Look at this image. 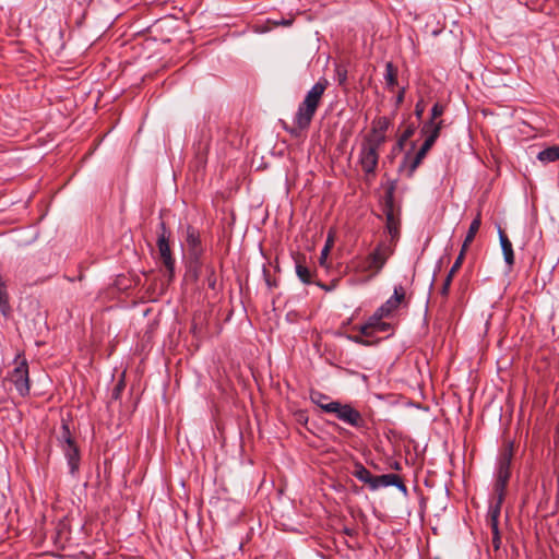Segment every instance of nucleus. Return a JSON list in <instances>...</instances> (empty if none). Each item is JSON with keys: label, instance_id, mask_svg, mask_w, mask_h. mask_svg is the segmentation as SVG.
I'll use <instances>...</instances> for the list:
<instances>
[{"label": "nucleus", "instance_id": "nucleus-9", "mask_svg": "<svg viewBox=\"0 0 559 559\" xmlns=\"http://www.w3.org/2000/svg\"><path fill=\"white\" fill-rule=\"evenodd\" d=\"M401 306L407 307L408 301L406 300L405 288L402 285H396L393 295L378 308L379 314L391 318Z\"/></svg>", "mask_w": 559, "mask_h": 559}, {"label": "nucleus", "instance_id": "nucleus-23", "mask_svg": "<svg viewBox=\"0 0 559 559\" xmlns=\"http://www.w3.org/2000/svg\"><path fill=\"white\" fill-rule=\"evenodd\" d=\"M384 80L390 90L397 85V68L392 62H386L385 64Z\"/></svg>", "mask_w": 559, "mask_h": 559}, {"label": "nucleus", "instance_id": "nucleus-15", "mask_svg": "<svg viewBox=\"0 0 559 559\" xmlns=\"http://www.w3.org/2000/svg\"><path fill=\"white\" fill-rule=\"evenodd\" d=\"M211 139V130L209 128L201 129L200 139L198 143L194 144L195 155L200 162L205 160L210 148Z\"/></svg>", "mask_w": 559, "mask_h": 559}, {"label": "nucleus", "instance_id": "nucleus-50", "mask_svg": "<svg viewBox=\"0 0 559 559\" xmlns=\"http://www.w3.org/2000/svg\"><path fill=\"white\" fill-rule=\"evenodd\" d=\"M340 79H342V80H340V83H343V81H345V79H346V75H340Z\"/></svg>", "mask_w": 559, "mask_h": 559}, {"label": "nucleus", "instance_id": "nucleus-32", "mask_svg": "<svg viewBox=\"0 0 559 559\" xmlns=\"http://www.w3.org/2000/svg\"><path fill=\"white\" fill-rule=\"evenodd\" d=\"M426 134H427V138L421 146H424L427 150H430L438 139L437 132L435 131V132H430V133H426Z\"/></svg>", "mask_w": 559, "mask_h": 559}, {"label": "nucleus", "instance_id": "nucleus-51", "mask_svg": "<svg viewBox=\"0 0 559 559\" xmlns=\"http://www.w3.org/2000/svg\"><path fill=\"white\" fill-rule=\"evenodd\" d=\"M340 79H342V80H340V83H343V81H345V79H346V75H340Z\"/></svg>", "mask_w": 559, "mask_h": 559}, {"label": "nucleus", "instance_id": "nucleus-46", "mask_svg": "<svg viewBox=\"0 0 559 559\" xmlns=\"http://www.w3.org/2000/svg\"><path fill=\"white\" fill-rule=\"evenodd\" d=\"M392 468L396 469V471H400L401 469V465L399 462H394L393 465H391Z\"/></svg>", "mask_w": 559, "mask_h": 559}, {"label": "nucleus", "instance_id": "nucleus-45", "mask_svg": "<svg viewBox=\"0 0 559 559\" xmlns=\"http://www.w3.org/2000/svg\"><path fill=\"white\" fill-rule=\"evenodd\" d=\"M406 141H407V140H403V136H402V135H400V138H399V140H397V146H399V148H400V150H402V148L404 147V145H405Z\"/></svg>", "mask_w": 559, "mask_h": 559}, {"label": "nucleus", "instance_id": "nucleus-43", "mask_svg": "<svg viewBox=\"0 0 559 559\" xmlns=\"http://www.w3.org/2000/svg\"><path fill=\"white\" fill-rule=\"evenodd\" d=\"M456 273H452V271L450 270L447 277L444 278V283H448V284H452V281H453V277L455 276Z\"/></svg>", "mask_w": 559, "mask_h": 559}, {"label": "nucleus", "instance_id": "nucleus-52", "mask_svg": "<svg viewBox=\"0 0 559 559\" xmlns=\"http://www.w3.org/2000/svg\"><path fill=\"white\" fill-rule=\"evenodd\" d=\"M4 402V399H0V404H2Z\"/></svg>", "mask_w": 559, "mask_h": 559}, {"label": "nucleus", "instance_id": "nucleus-1", "mask_svg": "<svg viewBox=\"0 0 559 559\" xmlns=\"http://www.w3.org/2000/svg\"><path fill=\"white\" fill-rule=\"evenodd\" d=\"M328 86L329 82L323 78L307 92L305 99L298 106L294 118V127L288 130L292 134L297 135L300 131L309 128Z\"/></svg>", "mask_w": 559, "mask_h": 559}, {"label": "nucleus", "instance_id": "nucleus-20", "mask_svg": "<svg viewBox=\"0 0 559 559\" xmlns=\"http://www.w3.org/2000/svg\"><path fill=\"white\" fill-rule=\"evenodd\" d=\"M353 475L364 484H367L372 490L373 476L361 463L357 462L354 466Z\"/></svg>", "mask_w": 559, "mask_h": 559}, {"label": "nucleus", "instance_id": "nucleus-13", "mask_svg": "<svg viewBox=\"0 0 559 559\" xmlns=\"http://www.w3.org/2000/svg\"><path fill=\"white\" fill-rule=\"evenodd\" d=\"M186 242L188 246V251H189L190 258L195 263H198L200 261L204 250H203L202 241L200 238V234L192 226H188V228H187Z\"/></svg>", "mask_w": 559, "mask_h": 559}, {"label": "nucleus", "instance_id": "nucleus-2", "mask_svg": "<svg viewBox=\"0 0 559 559\" xmlns=\"http://www.w3.org/2000/svg\"><path fill=\"white\" fill-rule=\"evenodd\" d=\"M396 182L391 181L385 190L383 201V213L385 216V229L391 239L388 242L395 245L400 237L401 228V209L395 204Z\"/></svg>", "mask_w": 559, "mask_h": 559}, {"label": "nucleus", "instance_id": "nucleus-44", "mask_svg": "<svg viewBox=\"0 0 559 559\" xmlns=\"http://www.w3.org/2000/svg\"><path fill=\"white\" fill-rule=\"evenodd\" d=\"M404 94H405V90L403 88V90L399 93V95H397V97H396V104H397V105H399V104H401V103L403 102V99H404Z\"/></svg>", "mask_w": 559, "mask_h": 559}, {"label": "nucleus", "instance_id": "nucleus-10", "mask_svg": "<svg viewBox=\"0 0 559 559\" xmlns=\"http://www.w3.org/2000/svg\"><path fill=\"white\" fill-rule=\"evenodd\" d=\"M358 162L367 176H373L379 163V150L362 142Z\"/></svg>", "mask_w": 559, "mask_h": 559}, {"label": "nucleus", "instance_id": "nucleus-17", "mask_svg": "<svg viewBox=\"0 0 559 559\" xmlns=\"http://www.w3.org/2000/svg\"><path fill=\"white\" fill-rule=\"evenodd\" d=\"M499 518H500V514H497V512H495L493 514H490V513L487 514L488 524H489V526L491 528V533H492V547L495 550H499L500 546H501V535H500V531H499Z\"/></svg>", "mask_w": 559, "mask_h": 559}, {"label": "nucleus", "instance_id": "nucleus-30", "mask_svg": "<svg viewBox=\"0 0 559 559\" xmlns=\"http://www.w3.org/2000/svg\"><path fill=\"white\" fill-rule=\"evenodd\" d=\"M466 251H467V248H464V247L461 248V251H460L457 258L455 259L453 265L450 269L452 271V273H457L459 270L461 269L463 261L465 259Z\"/></svg>", "mask_w": 559, "mask_h": 559}, {"label": "nucleus", "instance_id": "nucleus-7", "mask_svg": "<svg viewBox=\"0 0 559 559\" xmlns=\"http://www.w3.org/2000/svg\"><path fill=\"white\" fill-rule=\"evenodd\" d=\"M384 318L383 314H379L377 309L366 323L354 329L358 330L366 337H373L377 333L390 332L393 330V326L391 323L384 322Z\"/></svg>", "mask_w": 559, "mask_h": 559}, {"label": "nucleus", "instance_id": "nucleus-22", "mask_svg": "<svg viewBox=\"0 0 559 559\" xmlns=\"http://www.w3.org/2000/svg\"><path fill=\"white\" fill-rule=\"evenodd\" d=\"M537 158L544 164L559 160V145L549 146L540 151L537 155Z\"/></svg>", "mask_w": 559, "mask_h": 559}, {"label": "nucleus", "instance_id": "nucleus-37", "mask_svg": "<svg viewBox=\"0 0 559 559\" xmlns=\"http://www.w3.org/2000/svg\"><path fill=\"white\" fill-rule=\"evenodd\" d=\"M269 22H271L275 26H280V25L289 26V25H292L293 20L292 19H289V20L281 19L280 21H271V20H269Z\"/></svg>", "mask_w": 559, "mask_h": 559}, {"label": "nucleus", "instance_id": "nucleus-31", "mask_svg": "<svg viewBox=\"0 0 559 559\" xmlns=\"http://www.w3.org/2000/svg\"><path fill=\"white\" fill-rule=\"evenodd\" d=\"M444 110H445L444 105H442L440 103H436L431 108V116L428 121L437 120L438 118H440L443 115Z\"/></svg>", "mask_w": 559, "mask_h": 559}, {"label": "nucleus", "instance_id": "nucleus-33", "mask_svg": "<svg viewBox=\"0 0 559 559\" xmlns=\"http://www.w3.org/2000/svg\"><path fill=\"white\" fill-rule=\"evenodd\" d=\"M416 127L414 123L406 124L401 135L403 136V140L411 139L415 133Z\"/></svg>", "mask_w": 559, "mask_h": 559}, {"label": "nucleus", "instance_id": "nucleus-26", "mask_svg": "<svg viewBox=\"0 0 559 559\" xmlns=\"http://www.w3.org/2000/svg\"><path fill=\"white\" fill-rule=\"evenodd\" d=\"M390 124H391V122L386 117H378V118L373 119L371 130H373L377 133L385 134Z\"/></svg>", "mask_w": 559, "mask_h": 559}, {"label": "nucleus", "instance_id": "nucleus-35", "mask_svg": "<svg viewBox=\"0 0 559 559\" xmlns=\"http://www.w3.org/2000/svg\"><path fill=\"white\" fill-rule=\"evenodd\" d=\"M330 251L329 250V246H324L321 250V254H320V258H319V263L321 266H325L326 265V260H328V257L330 254Z\"/></svg>", "mask_w": 559, "mask_h": 559}, {"label": "nucleus", "instance_id": "nucleus-24", "mask_svg": "<svg viewBox=\"0 0 559 559\" xmlns=\"http://www.w3.org/2000/svg\"><path fill=\"white\" fill-rule=\"evenodd\" d=\"M352 264H353L355 271L360 272V273H369V277H373L377 275V274H373V266L369 263V260L367 257L364 259H355V260H353Z\"/></svg>", "mask_w": 559, "mask_h": 559}, {"label": "nucleus", "instance_id": "nucleus-39", "mask_svg": "<svg viewBox=\"0 0 559 559\" xmlns=\"http://www.w3.org/2000/svg\"><path fill=\"white\" fill-rule=\"evenodd\" d=\"M316 285H318L320 288L326 290V292H330L332 288H334L336 286V282H333L332 285H325L321 282H316Z\"/></svg>", "mask_w": 559, "mask_h": 559}, {"label": "nucleus", "instance_id": "nucleus-11", "mask_svg": "<svg viewBox=\"0 0 559 559\" xmlns=\"http://www.w3.org/2000/svg\"><path fill=\"white\" fill-rule=\"evenodd\" d=\"M509 480L510 478L496 476V481L493 485L495 497L489 506L488 513L493 514L497 512V514H501V508L506 499Z\"/></svg>", "mask_w": 559, "mask_h": 559}, {"label": "nucleus", "instance_id": "nucleus-12", "mask_svg": "<svg viewBox=\"0 0 559 559\" xmlns=\"http://www.w3.org/2000/svg\"><path fill=\"white\" fill-rule=\"evenodd\" d=\"M514 455V447L512 442H508L501 450L498 457V467L496 476L511 477V463Z\"/></svg>", "mask_w": 559, "mask_h": 559}, {"label": "nucleus", "instance_id": "nucleus-18", "mask_svg": "<svg viewBox=\"0 0 559 559\" xmlns=\"http://www.w3.org/2000/svg\"><path fill=\"white\" fill-rule=\"evenodd\" d=\"M499 239H500V245H501V249L503 252L504 261L507 262V264L509 266H512L514 264V252H513L512 243L509 240L506 233L501 228H499Z\"/></svg>", "mask_w": 559, "mask_h": 559}, {"label": "nucleus", "instance_id": "nucleus-40", "mask_svg": "<svg viewBox=\"0 0 559 559\" xmlns=\"http://www.w3.org/2000/svg\"><path fill=\"white\" fill-rule=\"evenodd\" d=\"M429 151L430 150H427L424 146H421L419 151L416 153V155L424 159Z\"/></svg>", "mask_w": 559, "mask_h": 559}, {"label": "nucleus", "instance_id": "nucleus-41", "mask_svg": "<svg viewBox=\"0 0 559 559\" xmlns=\"http://www.w3.org/2000/svg\"><path fill=\"white\" fill-rule=\"evenodd\" d=\"M429 151L430 150H427L424 146H421L419 151L416 153V155L424 159Z\"/></svg>", "mask_w": 559, "mask_h": 559}, {"label": "nucleus", "instance_id": "nucleus-42", "mask_svg": "<svg viewBox=\"0 0 559 559\" xmlns=\"http://www.w3.org/2000/svg\"><path fill=\"white\" fill-rule=\"evenodd\" d=\"M333 243H334L333 235L329 234L324 246H329V250H331L333 247Z\"/></svg>", "mask_w": 559, "mask_h": 559}, {"label": "nucleus", "instance_id": "nucleus-49", "mask_svg": "<svg viewBox=\"0 0 559 559\" xmlns=\"http://www.w3.org/2000/svg\"><path fill=\"white\" fill-rule=\"evenodd\" d=\"M340 79H342V80H340V83H343V81H345V79H346V75H340Z\"/></svg>", "mask_w": 559, "mask_h": 559}, {"label": "nucleus", "instance_id": "nucleus-25", "mask_svg": "<svg viewBox=\"0 0 559 559\" xmlns=\"http://www.w3.org/2000/svg\"><path fill=\"white\" fill-rule=\"evenodd\" d=\"M386 135L384 133H377L371 130L370 134L365 138L364 142L380 150V147L385 143Z\"/></svg>", "mask_w": 559, "mask_h": 559}, {"label": "nucleus", "instance_id": "nucleus-3", "mask_svg": "<svg viewBox=\"0 0 559 559\" xmlns=\"http://www.w3.org/2000/svg\"><path fill=\"white\" fill-rule=\"evenodd\" d=\"M322 411L326 414L334 415L338 420L358 431L368 429L367 420L352 404L333 401L329 402V405L322 406Z\"/></svg>", "mask_w": 559, "mask_h": 559}, {"label": "nucleus", "instance_id": "nucleus-29", "mask_svg": "<svg viewBox=\"0 0 559 559\" xmlns=\"http://www.w3.org/2000/svg\"><path fill=\"white\" fill-rule=\"evenodd\" d=\"M311 401L316 405H318L321 409H322V406L329 405V402H333L332 400H330V397L328 395H324L320 392L311 393Z\"/></svg>", "mask_w": 559, "mask_h": 559}, {"label": "nucleus", "instance_id": "nucleus-28", "mask_svg": "<svg viewBox=\"0 0 559 559\" xmlns=\"http://www.w3.org/2000/svg\"><path fill=\"white\" fill-rule=\"evenodd\" d=\"M205 273H206L205 282H206L209 288L216 289L217 276H216L214 265H212V264L206 265Z\"/></svg>", "mask_w": 559, "mask_h": 559}, {"label": "nucleus", "instance_id": "nucleus-8", "mask_svg": "<svg viewBox=\"0 0 559 559\" xmlns=\"http://www.w3.org/2000/svg\"><path fill=\"white\" fill-rule=\"evenodd\" d=\"M9 379L14 383L16 390L21 395H26L29 392V379H28V365L25 358L16 361V366L10 372Z\"/></svg>", "mask_w": 559, "mask_h": 559}, {"label": "nucleus", "instance_id": "nucleus-16", "mask_svg": "<svg viewBox=\"0 0 559 559\" xmlns=\"http://www.w3.org/2000/svg\"><path fill=\"white\" fill-rule=\"evenodd\" d=\"M423 158H420L416 154H412L411 152H407L405 156L403 157V160L400 165V171L404 173L407 178H412L416 171V169L420 166L423 163Z\"/></svg>", "mask_w": 559, "mask_h": 559}, {"label": "nucleus", "instance_id": "nucleus-47", "mask_svg": "<svg viewBox=\"0 0 559 559\" xmlns=\"http://www.w3.org/2000/svg\"><path fill=\"white\" fill-rule=\"evenodd\" d=\"M344 533H345L346 535L352 536V535H353V533H354V531H353V530H350V528H345V530H344Z\"/></svg>", "mask_w": 559, "mask_h": 559}, {"label": "nucleus", "instance_id": "nucleus-34", "mask_svg": "<svg viewBox=\"0 0 559 559\" xmlns=\"http://www.w3.org/2000/svg\"><path fill=\"white\" fill-rule=\"evenodd\" d=\"M368 338L369 337L364 336L361 333L360 335L350 336L352 341L364 346H369L372 344V342H370Z\"/></svg>", "mask_w": 559, "mask_h": 559}, {"label": "nucleus", "instance_id": "nucleus-27", "mask_svg": "<svg viewBox=\"0 0 559 559\" xmlns=\"http://www.w3.org/2000/svg\"><path fill=\"white\" fill-rule=\"evenodd\" d=\"M443 128V120L427 121L421 129L423 133L437 132V138L440 135V131Z\"/></svg>", "mask_w": 559, "mask_h": 559}, {"label": "nucleus", "instance_id": "nucleus-21", "mask_svg": "<svg viewBox=\"0 0 559 559\" xmlns=\"http://www.w3.org/2000/svg\"><path fill=\"white\" fill-rule=\"evenodd\" d=\"M305 257H298L296 259V274L304 284H311L312 273L305 264Z\"/></svg>", "mask_w": 559, "mask_h": 559}, {"label": "nucleus", "instance_id": "nucleus-4", "mask_svg": "<svg viewBox=\"0 0 559 559\" xmlns=\"http://www.w3.org/2000/svg\"><path fill=\"white\" fill-rule=\"evenodd\" d=\"M61 447L67 457L70 473L75 475L80 468V451L71 436L69 425L63 423L60 436Z\"/></svg>", "mask_w": 559, "mask_h": 559}, {"label": "nucleus", "instance_id": "nucleus-5", "mask_svg": "<svg viewBox=\"0 0 559 559\" xmlns=\"http://www.w3.org/2000/svg\"><path fill=\"white\" fill-rule=\"evenodd\" d=\"M160 230L157 239L158 258L166 269L168 280L171 281L175 275V259L169 246L170 231L164 222L160 223Z\"/></svg>", "mask_w": 559, "mask_h": 559}, {"label": "nucleus", "instance_id": "nucleus-6", "mask_svg": "<svg viewBox=\"0 0 559 559\" xmlns=\"http://www.w3.org/2000/svg\"><path fill=\"white\" fill-rule=\"evenodd\" d=\"M394 243L383 240L367 255L369 263L373 266V274L381 272L386 261L394 253Z\"/></svg>", "mask_w": 559, "mask_h": 559}, {"label": "nucleus", "instance_id": "nucleus-36", "mask_svg": "<svg viewBox=\"0 0 559 559\" xmlns=\"http://www.w3.org/2000/svg\"><path fill=\"white\" fill-rule=\"evenodd\" d=\"M425 111V106H424V103L423 100L418 102L415 106V115L417 118H421L423 114Z\"/></svg>", "mask_w": 559, "mask_h": 559}, {"label": "nucleus", "instance_id": "nucleus-14", "mask_svg": "<svg viewBox=\"0 0 559 559\" xmlns=\"http://www.w3.org/2000/svg\"><path fill=\"white\" fill-rule=\"evenodd\" d=\"M395 486L403 493H407V487L404 484L401 476L397 474H384L376 476L372 484V490H377L380 487Z\"/></svg>", "mask_w": 559, "mask_h": 559}, {"label": "nucleus", "instance_id": "nucleus-38", "mask_svg": "<svg viewBox=\"0 0 559 559\" xmlns=\"http://www.w3.org/2000/svg\"><path fill=\"white\" fill-rule=\"evenodd\" d=\"M450 287H451V285H450V284H448V283H444V282H443L442 287H441V289H440V295H441L444 299H447V298H448V296H449Z\"/></svg>", "mask_w": 559, "mask_h": 559}, {"label": "nucleus", "instance_id": "nucleus-48", "mask_svg": "<svg viewBox=\"0 0 559 559\" xmlns=\"http://www.w3.org/2000/svg\"><path fill=\"white\" fill-rule=\"evenodd\" d=\"M340 79H342V80H340V83H343V81H345V79H346V75H340Z\"/></svg>", "mask_w": 559, "mask_h": 559}, {"label": "nucleus", "instance_id": "nucleus-19", "mask_svg": "<svg viewBox=\"0 0 559 559\" xmlns=\"http://www.w3.org/2000/svg\"><path fill=\"white\" fill-rule=\"evenodd\" d=\"M481 225V212L478 211L475 218L472 221L468 231L465 236L462 247L467 248L474 241L476 234L478 233Z\"/></svg>", "mask_w": 559, "mask_h": 559}]
</instances>
